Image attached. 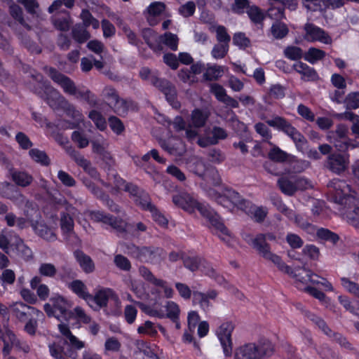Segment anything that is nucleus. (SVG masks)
Listing matches in <instances>:
<instances>
[{"label": "nucleus", "mask_w": 359, "mask_h": 359, "mask_svg": "<svg viewBox=\"0 0 359 359\" xmlns=\"http://www.w3.org/2000/svg\"><path fill=\"white\" fill-rule=\"evenodd\" d=\"M172 201L175 205L189 213L194 212L197 209L206 220L211 231L227 245H232L234 241L233 236L222 222L217 214L208 205L197 202L187 193L175 195L172 197Z\"/></svg>", "instance_id": "1"}, {"label": "nucleus", "mask_w": 359, "mask_h": 359, "mask_svg": "<svg viewBox=\"0 0 359 359\" xmlns=\"http://www.w3.org/2000/svg\"><path fill=\"white\" fill-rule=\"evenodd\" d=\"M328 188L334 202L343 205L339 210L342 216L349 224L359 229V206L356 205L354 191L345 181L339 179L332 180Z\"/></svg>", "instance_id": "2"}, {"label": "nucleus", "mask_w": 359, "mask_h": 359, "mask_svg": "<svg viewBox=\"0 0 359 359\" xmlns=\"http://www.w3.org/2000/svg\"><path fill=\"white\" fill-rule=\"evenodd\" d=\"M209 195L223 207L230 210H233L235 208L240 209L257 222L264 220L268 212L266 208L253 205L250 201L243 199L238 193L231 189H224L222 195L219 196H217L215 191L210 190Z\"/></svg>", "instance_id": "3"}, {"label": "nucleus", "mask_w": 359, "mask_h": 359, "mask_svg": "<svg viewBox=\"0 0 359 359\" xmlns=\"http://www.w3.org/2000/svg\"><path fill=\"white\" fill-rule=\"evenodd\" d=\"M189 169L203 180L201 187L211 199L214 200L209 195L210 190L219 196L222 195L224 189H227L220 186L221 179L217 170L212 167H206L202 159L194 158L189 163Z\"/></svg>", "instance_id": "4"}, {"label": "nucleus", "mask_w": 359, "mask_h": 359, "mask_svg": "<svg viewBox=\"0 0 359 359\" xmlns=\"http://www.w3.org/2000/svg\"><path fill=\"white\" fill-rule=\"evenodd\" d=\"M274 346L266 339L257 342H248L237 346L233 353V359H263L273 354Z\"/></svg>", "instance_id": "5"}, {"label": "nucleus", "mask_w": 359, "mask_h": 359, "mask_svg": "<svg viewBox=\"0 0 359 359\" xmlns=\"http://www.w3.org/2000/svg\"><path fill=\"white\" fill-rule=\"evenodd\" d=\"M209 116L210 113L207 110L195 109L191 111L188 126L181 116L175 118L172 126L177 132L185 131L187 140L193 141L198 135L197 129L205 125Z\"/></svg>", "instance_id": "6"}, {"label": "nucleus", "mask_w": 359, "mask_h": 359, "mask_svg": "<svg viewBox=\"0 0 359 359\" xmlns=\"http://www.w3.org/2000/svg\"><path fill=\"white\" fill-rule=\"evenodd\" d=\"M71 306L72 303L67 299L59 294H53L43 309L48 316H53L62 323L71 318Z\"/></svg>", "instance_id": "7"}, {"label": "nucleus", "mask_w": 359, "mask_h": 359, "mask_svg": "<svg viewBox=\"0 0 359 359\" xmlns=\"http://www.w3.org/2000/svg\"><path fill=\"white\" fill-rule=\"evenodd\" d=\"M52 108L61 107L67 114L76 121L81 120V113L74 107L67 102L65 98L55 89L50 86H45L44 95H41Z\"/></svg>", "instance_id": "8"}, {"label": "nucleus", "mask_w": 359, "mask_h": 359, "mask_svg": "<svg viewBox=\"0 0 359 359\" xmlns=\"http://www.w3.org/2000/svg\"><path fill=\"white\" fill-rule=\"evenodd\" d=\"M27 209L25 210V215L30 222L35 233L47 241H55L57 239V235L55 229L49 227L43 222H36V218L39 217V212L36 208L29 203H27Z\"/></svg>", "instance_id": "9"}, {"label": "nucleus", "mask_w": 359, "mask_h": 359, "mask_svg": "<svg viewBox=\"0 0 359 359\" xmlns=\"http://www.w3.org/2000/svg\"><path fill=\"white\" fill-rule=\"evenodd\" d=\"M266 123L271 127L281 130L288 135L294 142L297 149L302 150L306 144L305 137L286 119L281 116H274L267 120Z\"/></svg>", "instance_id": "10"}, {"label": "nucleus", "mask_w": 359, "mask_h": 359, "mask_svg": "<svg viewBox=\"0 0 359 359\" xmlns=\"http://www.w3.org/2000/svg\"><path fill=\"white\" fill-rule=\"evenodd\" d=\"M46 69L50 77L62 88L65 93L74 95L77 98L86 97L87 94L89 93L88 91L83 92L78 90L70 79L58 73L54 69L49 67Z\"/></svg>", "instance_id": "11"}, {"label": "nucleus", "mask_w": 359, "mask_h": 359, "mask_svg": "<svg viewBox=\"0 0 359 359\" xmlns=\"http://www.w3.org/2000/svg\"><path fill=\"white\" fill-rule=\"evenodd\" d=\"M235 325L231 321H225L221 323L215 331V334L222 346L225 357L232 355L233 342L231 334Z\"/></svg>", "instance_id": "12"}, {"label": "nucleus", "mask_w": 359, "mask_h": 359, "mask_svg": "<svg viewBox=\"0 0 359 359\" xmlns=\"http://www.w3.org/2000/svg\"><path fill=\"white\" fill-rule=\"evenodd\" d=\"M144 311L151 317L158 318H168L171 320L180 316V309L175 302L168 301L163 307L154 304L152 306L145 308Z\"/></svg>", "instance_id": "13"}, {"label": "nucleus", "mask_w": 359, "mask_h": 359, "mask_svg": "<svg viewBox=\"0 0 359 359\" xmlns=\"http://www.w3.org/2000/svg\"><path fill=\"white\" fill-rule=\"evenodd\" d=\"M109 299L113 301L116 305H120V300L113 290L102 288L97 290L94 296L90 294L87 303L94 310H98L107 306Z\"/></svg>", "instance_id": "14"}, {"label": "nucleus", "mask_w": 359, "mask_h": 359, "mask_svg": "<svg viewBox=\"0 0 359 359\" xmlns=\"http://www.w3.org/2000/svg\"><path fill=\"white\" fill-rule=\"evenodd\" d=\"M184 266L191 271H201L205 275L216 278V271L203 258L195 255L183 257Z\"/></svg>", "instance_id": "15"}, {"label": "nucleus", "mask_w": 359, "mask_h": 359, "mask_svg": "<svg viewBox=\"0 0 359 359\" xmlns=\"http://www.w3.org/2000/svg\"><path fill=\"white\" fill-rule=\"evenodd\" d=\"M297 281H299L303 285L311 283V285H322L326 291H333L334 288L332 284L323 278H320L321 280L318 279L320 277L313 273L311 270L303 268L298 269L294 273Z\"/></svg>", "instance_id": "16"}, {"label": "nucleus", "mask_w": 359, "mask_h": 359, "mask_svg": "<svg viewBox=\"0 0 359 359\" xmlns=\"http://www.w3.org/2000/svg\"><path fill=\"white\" fill-rule=\"evenodd\" d=\"M9 309L13 316L18 320H25L27 317L36 316L37 318H43V313L39 309L28 306L21 302H17L9 305Z\"/></svg>", "instance_id": "17"}, {"label": "nucleus", "mask_w": 359, "mask_h": 359, "mask_svg": "<svg viewBox=\"0 0 359 359\" xmlns=\"http://www.w3.org/2000/svg\"><path fill=\"white\" fill-rule=\"evenodd\" d=\"M304 31V39L309 42L319 41L325 44L332 43L331 37L323 29L313 24H306Z\"/></svg>", "instance_id": "18"}, {"label": "nucleus", "mask_w": 359, "mask_h": 359, "mask_svg": "<svg viewBox=\"0 0 359 359\" xmlns=\"http://www.w3.org/2000/svg\"><path fill=\"white\" fill-rule=\"evenodd\" d=\"M93 151L107 164L113 163V158L109 151V143L102 136L95 137L92 141Z\"/></svg>", "instance_id": "19"}, {"label": "nucleus", "mask_w": 359, "mask_h": 359, "mask_svg": "<svg viewBox=\"0 0 359 359\" xmlns=\"http://www.w3.org/2000/svg\"><path fill=\"white\" fill-rule=\"evenodd\" d=\"M158 250H154L146 247L139 248L132 245L128 248V253L140 260L146 262H156L159 255Z\"/></svg>", "instance_id": "20"}, {"label": "nucleus", "mask_w": 359, "mask_h": 359, "mask_svg": "<svg viewBox=\"0 0 359 359\" xmlns=\"http://www.w3.org/2000/svg\"><path fill=\"white\" fill-rule=\"evenodd\" d=\"M57 326L60 332L65 338V341L70 346L72 350L79 351L85 347V341L80 340L77 337L74 335L70 331L67 324L60 323Z\"/></svg>", "instance_id": "21"}, {"label": "nucleus", "mask_w": 359, "mask_h": 359, "mask_svg": "<svg viewBox=\"0 0 359 359\" xmlns=\"http://www.w3.org/2000/svg\"><path fill=\"white\" fill-rule=\"evenodd\" d=\"M165 95L166 100L170 105L175 109L180 107V102L177 100V92L174 86L165 80H161L156 86Z\"/></svg>", "instance_id": "22"}, {"label": "nucleus", "mask_w": 359, "mask_h": 359, "mask_svg": "<svg viewBox=\"0 0 359 359\" xmlns=\"http://www.w3.org/2000/svg\"><path fill=\"white\" fill-rule=\"evenodd\" d=\"M328 167L334 172H344L348 164V156L342 154H332L328 157Z\"/></svg>", "instance_id": "23"}, {"label": "nucleus", "mask_w": 359, "mask_h": 359, "mask_svg": "<svg viewBox=\"0 0 359 359\" xmlns=\"http://www.w3.org/2000/svg\"><path fill=\"white\" fill-rule=\"evenodd\" d=\"M157 347L144 341L136 342L135 354L142 359H158Z\"/></svg>", "instance_id": "24"}, {"label": "nucleus", "mask_w": 359, "mask_h": 359, "mask_svg": "<svg viewBox=\"0 0 359 359\" xmlns=\"http://www.w3.org/2000/svg\"><path fill=\"white\" fill-rule=\"evenodd\" d=\"M245 241L256 249L259 254L263 257L265 252L270 250L269 245L266 243V236L264 234H258L255 237L250 235H245Z\"/></svg>", "instance_id": "25"}, {"label": "nucleus", "mask_w": 359, "mask_h": 359, "mask_svg": "<svg viewBox=\"0 0 359 359\" xmlns=\"http://www.w3.org/2000/svg\"><path fill=\"white\" fill-rule=\"evenodd\" d=\"M161 147L168 153L175 156H182L186 151L184 143L180 139L170 137L167 142L161 143Z\"/></svg>", "instance_id": "26"}, {"label": "nucleus", "mask_w": 359, "mask_h": 359, "mask_svg": "<svg viewBox=\"0 0 359 359\" xmlns=\"http://www.w3.org/2000/svg\"><path fill=\"white\" fill-rule=\"evenodd\" d=\"M212 137H201L198 139V144L201 147H206L211 144H215L219 140L226 137V131L219 127H215L212 131Z\"/></svg>", "instance_id": "27"}, {"label": "nucleus", "mask_w": 359, "mask_h": 359, "mask_svg": "<svg viewBox=\"0 0 359 359\" xmlns=\"http://www.w3.org/2000/svg\"><path fill=\"white\" fill-rule=\"evenodd\" d=\"M265 259L271 262L274 265L277 266V268L283 273L292 276L295 278L294 273L295 271L298 269H295L292 271L290 266H288L285 262L282 260L280 256L276 254H274L271 250L265 252L264 256L262 257Z\"/></svg>", "instance_id": "28"}, {"label": "nucleus", "mask_w": 359, "mask_h": 359, "mask_svg": "<svg viewBox=\"0 0 359 359\" xmlns=\"http://www.w3.org/2000/svg\"><path fill=\"white\" fill-rule=\"evenodd\" d=\"M217 296V293L214 291L202 293L200 292H194L193 293V302L196 304H199L203 310H208L211 306L210 299H215Z\"/></svg>", "instance_id": "29"}, {"label": "nucleus", "mask_w": 359, "mask_h": 359, "mask_svg": "<svg viewBox=\"0 0 359 359\" xmlns=\"http://www.w3.org/2000/svg\"><path fill=\"white\" fill-rule=\"evenodd\" d=\"M0 194L8 199L13 201L14 202H24L25 201V197L17 190L15 188L6 182L0 184Z\"/></svg>", "instance_id": "30"}, {"label": "nucleus", "mask_w": 359, "mask_h": 359, "mask_svg": "<svg viewBox=\"0 0 359 359\" xmlns=\"http://www.w3.org/2000/svg\"><path fill=\"white\" fill-rule=\"evenodd\" d=\"M153 285L154 286L151 291L153 294H157L158 297L162 296L165 298L172 297L174 291L166 281L158 278Z\"/></svg>", "instance_id": "31"}, {"label": "nucleus", "mask_w": 359, "mask_h": 359, "mask_svg": "<svg viewBox=\"0 0 359 359\" xmlns=\"http://www.w3.org/2000/svg\"><path fill=\"white\" fill-rule=\"evenodd\" d=\"M89 215L92 220L95 222H102L105 224L111 225L115 229L122 228L123 226V222L121 220H118L116 218H113L109 215H104L102 212L100 211L90 212Z\"/></svg>", "instance_id": "32"}, {"label": "nucleus", "mask_w": 359, "mask_h": 359, "mask_svg": "<svg viewBox=\"0 0 359 359\" xmlns=\"http://www.w3.org/2000/svg\"><path fill=\"white\" fill-rule=\"evenodd\" d=\"M278 185L285 195L292 196L297 191L295 177H281L278 180Z\"/></svg>", "instance_id": "33"}, {"label": "nucleus", "mask_w": 359, "mask_h": 359, "mask_svg": "<svg viewBox=\"0 0 359 359\" xmlns=\"http://www.w3.org/2000/svg\"><path fill=\"white\" fill-rule=\"evenodd\" d=\"M48 349L50 355L55 359H69V358H72L74 355L72 350L66 352L64 347L58 343L50 344Z\"/></svg>", "instance_id": "34"}, {"label": "nucleus", "mask_w": 359, "mask_h": 359, "mask_svg": "<svg viewBox=\"0 0 359 359\" xmlns=\"http://www.w3.org/2000/svg\"><path fill=\"white\" fill-rule=\"evenodd\" d=\"M165 5L163 2L155 1L151 4L147 8V20L149 24L151 25H156V21L154 20V17L160 15L165 11Z\"/></svg>", "instance_id": "35"}, {"label": "nucleus", "mask_w": 359, "mask_h": 359, "mask_svg": "<svg viewBox=\"0 0 359 359\" xmlns=\"http://www.w3.org/2000/svg\"><path fill=\"white\" fill-rule=\"evenodd\" d=\"M68 287L78 297L88 302L90 294L88 292L86 286L81 280H73L68 284Z\"/></svg>", "instance_id": "36"}, {"label": "nucleus", "mask_w": 359, "mask_h": 359, "mask_svg": "<svg viewBox=\"0 0 359 359\" xmlns=\"http://www.w3.org/2000/svg\"><path fill=\"white\" fill-rule=\"evenodd\" d=\"M294 70L302 74V79L311 81L317 78V74L315 70L309 67L306 64L298 62L293 65Z\"/></svg>", "instance_id": "37"}, {"label": "nucleus", "mask_w": 359, "mask_h": 359, "mask_svg": "<svg viewBox=\"0 0 359 359\" xmlns=\"http://www.w3.org/2000/svg\"><path fill=\"white\" fill-rule=\"evenodd\" d=\"M78 165L83 168L85 172L95 181L104 184L99 178V174L91 163L82 156H78L76 158Z\"/></svg>", "instance_id": "38"}, {"label": "nucleus", "mask_w": 359, "mask_h": 359, "mask_svg": "<svg viewBox=\"0 0 359 359\" xmlns=\"http://www.w3.org/2000/svg\"><path fill=\"white\" fill-rule=\"evenodd\" d=\"M159 36L152 29H147L143 32V37L145 39L147 43L152 48L154 51H160L162 50V46L159 43Z\"/></svg>", "instance_id": "39"}, {"label": "nucleus", "mask_w": 359, "mask_h": 359, "mask_svg": "<svg viewBox=\"0 0 359 359\" xmlns=\"http://www.w3.org/2000/svg\"><path fill=\"white\" fill-rule=\"evenodd\" d=\"M130 195L134 197L135 203L142 209L151 210L154 208L151 203L150 198L146 192L140 191L137 189V192L133 191V194Z\"/></svg>", "instance_id": "40"}, {"label": "nucleus", "mask_w": 359, "mask_h": 359, "mask_svg": "<svg viewBox=\"0 0 359 359\" xmlns=\"http://www.w3.org/2000/svg\"><path fill=\"white\" fill-rule=\"evenodd\" d=\"M348 133V128L344 124H339L337 126L334 132H330L327 135V139L330 142L334 144V142L339 141L340 142L346 140V137Z\"/></svg>", "instance_id": "41"}, {"label": "nucleus", "mask_w": 359, "mask_h": 359, "mask_svg": "<svg viewBox=\"0 0 359 359\" xmlns=\"http://www.w3.org/2000/svg\"><path fill=\"white\" fill-rule=\"evenodd\" d=\"M297 287L299 289L306 291V292L310 294L311 296H313V297L316 298L320 302H321L323 304V303H329L330 304V299L326 297L325 294L323 293L322 292L319 291L318 290H317L313 287H311L309 285L310 283H307L306 285H303L299 281H297Z\"/></svg>", "instance_id": "42"}, {"label": "nucleus", "mask_w": 359, "mask_h": 359, "mask_svg": "<svg viewBox=\"0 0 359 359\" xmlns=\"http://www.w3.org/2000/svg\"><path fill=\"white\" fill-rule=\"evenodd\" d=\"M75 257L85 272L90 273L94 270V264L90 257L80 251L75 252Z\"/></svg>", "instance_id": "43"}, {"label": "nucleus", "mask_w": 359, "mask_h": 359, "mask_svg": "<svg viewBox=\"0 0 359 359\" xmlns=\"http://www.w3.org/2000/svg\"><path fill=\"white\" fill-rule=\"evenodd\" d=\"M270 32L274 39H281L287 36L289 29L285 23L276 21L272 24Z\"/></svg>", "instance_id": "44"}, {"label": "nucleus", "mask_w": 359, "mask_h": 359, "mask_svg": "<svg viewBox=\"0 0 359 359\" xmlns=\"http://www.w3.org/2000/svg\"><path fill=\"white\" fill-rule=\"evenodd\" d=\"M60 226L63 234L67 237L74 234V222L68 214H62L60 219Z\"/></svg>", "instance_id": "45"}, {"label": "nucleus", "mask_w": 359, "mask_h": 359, "mask_svg": "<svg viewBox=\"0 0 359 359\" xmlns=\"http://www.w3.org/2000/svg\"><path fill=\"white\" fill-rule=\"evenodd\" d=\"M179 39L176 34L170 32H166L163 35L159 36V43L165 44L172 50H177L178 47Z\"/></svg>", "instance_id": "46"}, {"label": "nucleus", "mask_w": 359, "mask_h": 359, "mask_svg": "<svg viewBox=\"0 0 359 359\" xmlns=\"http://www.w3.org/2000/svg\"><path fill=\"white\" fill-rule=\"evenodd\" d=\"M12 179L16 184L27 187L32 182V177L25 172L14 171L11 174Z\"/></svg>", "instance_id": "47"}, {"label": "nucleus", "mask_w": 359, "mask_h": 359, "mask_svg": "<svg viewBox=\"0 0 359 359\" xmlns=\"http://www.w3.org/2000/svg\"><path fill=\"white\" fill-rule=\"evenodd\" d=\"M210 29L211 32H215L217 40L219 43L229 44L231 37L224 26L215 25L212 26Z\"/></svg>", "instance_id": "48"}, {"label": "nucleus", "mask_w": 359, "mask_h": 359, "mask_svg": "<svg viewBox=\"0 0 359 359\" xmlns=\"http://www.w3.org/2000/svg\"><path fill=\"white\" fill-rule=\"evenodd\" d=\"M325 56V53L316 48H310L305 53L304 59L311 64H314L322 60Z\"/></svg>", "instance_id": "49"}, {"label": "nucleus", "mask_w": 359, "mask_h": 359, "mask_svg": "<svg viewBox=\"0 0 359 359\" xmlns=\"http://www.w3.org/2000/svg\"><path fill=\"white\" fill-rule=\"evenodd\" d=\"M224 74V67L219 65L208 66L204 73V77L207 80H215L221 77Z\"/></svg>", "instance_id": "50"}, {"label": "nucleus", "mask_w": 359, "mask_h": 359, "mask_svg": "<svg viewBox=\"0 0 359 359\" xmlns=\"http://www.w3.org/2000/svg\"><path fill=\"white\" fill-rule=\"evenodd\" d=\"M12 245L15 246L18 254L23 259H29L32 257V250L25 245L23 241L20 238H16L15 243Z\"/></svg>", "instance_id": "51"}, {"label": "nucleus", "mask_w": 359, "mask_h": 359, "mask_svg": "<svg viewBox=\"0 0 359 359\" xmlns=\"http://www.w3.org/2000/svg\"><path fill=\"white\" fill-rule=\"evenodd\" d=\"M269 158L276 162H284L287 160L289 154L276 146H273L268 154Z\"/></svg>", "instance_id": "52"}, {"label": "nucleus", "mask_w": 359, "mask_h": 359, "mask_svg": "<svg viewBox=\"0 0 359 359\" xmlns=\"http://www.w3.org/2000/svg\"><path fill=\"white\" fill-rule=\"evenodd\" d=\"M328 0H302L304 6L309 11H317L327 7Z\"/></svg>", "instance_id": "53"}, {"label": "nucleus", "mask_w": 359, "mask_h": 359, "mask_svg": "<svg viewBox=\"0 0 359 359\" xmlns=\"http://www.w3.org/2000/svg\"><path fill=\"white\" fill-rule=\"evenodd\" d=\"M113 184L117 190H124L133 194V191L137 192V187L133 184H126V182L118 176L114 177Z\"/></svg>", "instance_id": "54"}, {"label": "nucleus", "mask_w": 359, "mask_h": 359, "mask_svg": "<svg viewBox=\"0 0 359 359\" xmlns=\"http://www.w3.org/2000/svg\"><path fill=\"white\" fill-rule=\"evenodd\" d=\"M229 48L227 43H217L212 48L211 55L216 60L224 58L229 51Z\"/></svg>", "instance_id": "55"}, {"label": "nucleus", "mask_w": 359, "mask_h": 359, "mask_svg": "<svg viewBox=\"0 0 359 359\" xmlns=\"http://www.w3.org/2000/svg\"><path fill=\"white\" fill-rule=\"evenodd\" d=\"M31 158L37 163L43 165H47L50 163V160L46 153L37 149H33L29 151Z\"/></svg>", "instance_id": "56"}, {"label": "nucleus", "mask_w": 359, "mask_h": 359, "mask_svg": "<svg viewBox=\"0 0 359 359\" xmlns=\"http://www.w3.org/2000/svg\"><path fill=\"white\" fill-rule=\"evenodd\" d=\"M15 280V274L13 271L11 269H5L0 277V282L4 287L2 291V294L6 290V285H12Z\"/></svg>", "instance_id": "57"}, {"label": "nucleus", "mask_w": 359, "mask_h": 359, "mask_svg": "<svg viewBox=\"0 0 359 359\" xmlns=\"http://www.w3.org/2000/svg\"><path fill=\"white\" fill-rule=\"evenodd\" d=\"M39 273L42 276L53 278L57 273V269L51 263H42L39 267Z\"/></svg>", "instance_id": "58"}, {"label": "nucleus", "mask_w": 359, "mask_h": 359, "mask_svg": "<svg viewBox=\"0 0 359 359\" xmlns=\"http://www.w3.org/2000/svg\"><path fill=\"white\" fill-rule=\"evenodd\" d=\"M233 43L241 49H245L250 46V39L243 32L235 33L233 36Z\"/></svg>", "instance_id": "59"}, {"label": "nucleus", "mask_w": 359, "mask_h": 359, "mask_svg": "<svg viewBox=\"0 0 359 359\" xmlns=\"http://www.w3.org/2000/svg\"><path fill=\"white\" fill-rule=\"evenodd\" d=\"M137 332L140 334H147L151 337L157 334V329L154 323L151 321H145L144 324L138 327Z\"/></svg>", "instance_id": "60"}, {"label": "nucleus", "mask_w": 359, "mask_h": 359, "mask_svg": "<svg viewBox=\"0 0 359 359\" xmlns=\"http://www.w3.org/2000/svg\"><path fill=\"white\" fill-rule=\"evenodd\" d=\"M81 18L83 20L85 27L91 26L93 29H98L100 27V22L94 18L92 15L88 11H83L81 14Z\"/></svg>", "instance_id": "61"}, {"label": "nucleus", "mask_w": 359, "mask_h": 359, "mask_svg": "<svg viewBox=\"0 0 359 359\" xmlns=\"http://www.w3.org/2000/svg\"><path fill=\"white\" fill-rule=\"evenodd\" d=\"M88 116L99 130H104L107 128L105 118L97 111H90Z\"/></svg>", "instance_id": "62"}, {"label": "nucleus", "mask_w": 359, "mask_h": 359, "mask_svg": "<svg viewBox=\"0 0 359 359\" xmlns=\"http://www.w3.org/2000/svg\"><path fill=\"white\" fill-rule=\"evenodd\" d=\"M140 75L142 79L148 81L155 86H156L158 84V82L161 81L156 74L151 72V70L147 67L142 68L140 72Z\"/></svg>", "instance_id": "63"}, {"label": "nucleus", "mask_w": 359, "mask_h": 359, "mask_svg": "<svg viewBox=\"0 0 359 359\" xmlns=\"http://www.w3.org/2000/svg\"><path fill=\"white\" fill-rule=\"evenodd\" d=\"M346 108L348 109H355L359 108V93L355 92L349 93L345 100Z\"/></svg>", "instance_id": "64"}]
</instances>
